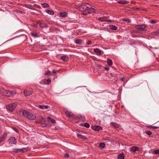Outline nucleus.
Here are the masks:
<instances>
[{
    "label": "nucleus",
    "mask_w": 159,
    "mask_h": 159,
    "mask_svg": "<svg viewBox=\"0 0 159 159\" xmlns=\"http://www.w3.org/2000/svg\"><path fill=\"white\" fill-rule=\"evenodd\" d=\"M33 5H32L25 4L24 7L29 9H32L31 7H32Z\"/></svg>",
    "instance_id": "nucleus-27"
},
{
    "label": "nucleus",
    "mask_w": 159,
    "mask_h": 159,
    "mask_svg": "<svg viewBox=\"0 0 159 159\" xmlns=\"http://www.w3.org/2000/svg\"><path fill=\"white\" fill-rule=\"evenodd\" d=\"M17 13H20V14H22L23 13V12L22 11L19 10H17Z\"/></svg>",
    "instance_id": "nucleus-44"
},
{
    "label": "nucleus",
    "mask_w": 159,
    "mask_h": 159,
    "mask_svg": "<svg viewBox=\"0 0 159 159\" xmlns=\"http://www.w3.org/2000/svg\"><path fill=\"white\" fill-rule=\"evenodd\" d=\"M43 81L45 84H49L51 82V79H47V80H46L45 79L43 80Z\"/></svg>",
    "instance_id": "nucleus-18"
},
{
    "label": "nucleus",
    "mask_w": 159,
    "mask_h": 159,
    "mask_svg": "<svg viewBox=\"0 0 159 159\" xmlns=\"http://www.w3.org/2000/svg\"><path fill=\"white\" fill-rule=\"evenodd\" d=\"M94 52H95L97 53V54L98 55H100L101 53V51H100L99 49L98 48L95 49H94Z\"/></svg>",
    "instance_id": "nucleus-20"
},
{
    "label": "nucleus",
    "mask_w": 159,
    "mask_h": 159,
    "mask_svg": "<svg viewBox=\"0 0 159 159\" xmlns=\"http://www.w3.org/2000/svg\"><path fill=\"white\" fill-rule=\"evenodd\" d=\"M42 6L43 7V8H46L49 7V5L46 3H43V4H41Z\"/></svg>",
    "instance_id": "nucleus-32"
},
{
    "label": "nucleus",
    "mask_w": 159,
    "mask_h": 159,
    "mask_svg": "<svg viewBox=\"0 0 159 159\" xmlns=\"http://www.w3.org/2000/svg\"><path fill=\"white\" fill-rule=\"evenodd\" d=\"M69 155L68 154L66 153L64 155V157L66 158H69Z\"/></svg>",
    "instance_id": "nucleus-42"
},
{
    "label": "nucleus",
    "mask_w": 159,
    "mask_h": 159,
    "mask_svg": "<svg viewBox=\"0 0 159 159\" xmlns=\"http://www.w3.org/2000/svg\"><path fill=\"white\" fill-rule=\"evenodd\" d=\"M112 125L116 128H117L119 127V125L116 123L113 122L112 123Z\"/></svg>",
    "instance_id": "nucleus-31"
},
{
    "label": "nucleus",
    "mask_w": 159,
    "mask_h": 159,
    "mask_svg": "<svg viewBox=\"0 0 159 159\" xmlns=\"http://www.w3.org/2000/svg\"><path fill=\"white\" fill-rule=\"evenodd\" d=\"M2 90L3 95H4L7 96H11L10 91L5 90L3 89H2Z\"/></svg>",
    "instance_id": "nucleus-5"
},
{
    "label": "nucleus",
    "mask_w": 159,
    "mask_h": 159,
    "mask_svg": "<svg viewBox=\"0 0 159 159\" xmlns=\"http://www.w3.org/2000/svg\"><path fill=\"white\" fill-rule=\"evenodd\" d=\"M106 22H112V20H107V19H106Z\"/></svg>",
    "instance_id": "nucleus-45"
},
{
    "label": "nucleus",
    "mask_w": 159,
    "mask_h": 159,
    "mask_svg": "<svg viewBox=\"0 0 159 159\" xmlns=\"http://www.w3.org/2000/svg\"><path fill=\"white\" fill-rule=\"evenodd\" d=\"M30 34L31 36L34 37L35 38L38 37V33L32 32Z\"/></svg>",
    "instance_id": "nucleus-25"
},
{
    "label": "nucleus",
    "mask_w": 159,
    "mask_h": 159,
    "mask_svg": "<svg viewBox=\"0 0 159 159\" xmlns=\"http://www.w3.org/2000/svg\"><path fill=\"white\" fill-rule=\"evenodd\" d=\"M128 2L126 1L121 0L118 2V3L120 4H126L128 3Z\"/></svg>",
    "instance_id": "nucleus-23"
},
{
    "label": "nucleus",
    "mask_w": 159,
    "mask_h": 159,
    "mask_svg": "<svg viewBox=\"0 0 159 159\" xmlns=\"http://www.w3.org/2000/svg\"><path fill=\"white\" fill-rule=\"evenodd\" d=\"M60 15L61 17L64 18L67 16V13L66 12H60Z\"/></svg>",
    "instance_id": "nucleus-14"
},
{
    "label": "nucleus",
    "mask_w": 159,
    "mask_h": 159,
    "mask_svg": "<svg viewBox=\"0 0 159 159\" xmlns=\"http://www.w3.org/2000/svg\"><path fill=\"white\" fill-rule=\"evenodd\" d=\"M79 118L80 120H84L85 119V117L84 116L80 115L79 117Z\"/></svg>",
    "instance_id": "nucleus-34"
},
{
    "label": "nucleus",
    "mask_w": 159,
    "mask_h": 159,
    "mask_svg": "<svg viewBox=\"0 0 159 159\" xmlns=\"http://www.w3.org/2000/svg\"><path fill=\"white\" fill-rule=\"evenodd\" d=\"M82 40L79 39H77L75 40V42L76 44H80L82 43Z\"/></svg>",
    "instance_id": "nucleus-26"
},
{
    "label": "nucleus",
    "mask_w": 159,
    "mask_h": 159,
    "mask_svg": "<svg viewBox=\"0 0 159 159\" xmlns=\"http://www.w3.org/2000/svg\"><path fill=\"white\" fill-rule=\"evenodd\" d=\"M52 72L53 74H55L56 73V71H55V70H53L52 71Z\"/></svg>",
    "instance_id": "nucleus-52"
},
{
    "label": "nucleus",
    "mask_w": 159,
    "mask_h": 159,
    "mask_svg": "<svg viewBox=\"0 0 159 159\" xmlns=\"http://www.w3.org/2000/svg\"><path fill=\"white\" fill-rule=\"evenodd\" d=\"M19 152H24L27 151V149L25 148L21 149L19 150Z\"/></svg>",
    "instance_id": "nucleus-35"
},
{
    "label": "nucleus",
    "mask_w": 159,
    "mask_h": 159,
    "mask_svg": "<svg viewBox=\"0 0 159 159\" xmlns=\"http://www.w3.org/2000/svg\"><path fill=\"white\" fill-rule=\"evenodd\" d=\"M92 128L95 131H99L102 129L101 126L97 125L92 126Z\"/></svg>",
    "instance_id": "nucleus-6"
},
{
    "label": "nucleus",
    "mask_w": 159,
    "mask_h": 159,
    "mask_svg": "<svg viewBox=\"0 0 159 159\" xmlns=\"http://www.w3.org/2000/svg\"><path fill=\"white\" fill-rule=\"evenodd\" d=\"M48 119L52 123H55V121L54 120L51 118L49 117H48Z\"/></svg>",
    "instance_id": "nucleus-29"
},
{
    "label": "nucleus",
    "mask_w": 159,
    "mask_h": 159,
    "mask_svg": "<svg viewBox=\"0 0 159 159\" xmlns=\"http://www.w3.org/2000/svg\"><path fill=\"white\" fill-rule=\"evenodd\" d=\"M90 10L89 11H88V14H91V13H94L95 12V11L94 10V8L92 7H91V8L89 9Z\"/></svg>",
    "instance_id": "nucleus-13"
},
{
    "label": "nucleus",
    "mask_w": 159,
    "mask_h": 159,
    "mask_svg": "<svg viewBox=\"0 0 159 159\" xmlns=\"http://www.w3.org/2000/svg\"><path fill=\"white\" fill-rule=\"evenodd\" d=\"M38 24L40 25V27L42 28L47 27H48L47 24L45 23L39 22Z\"/></svg>",
    "instance_id": "nucleus-12"
},
{
    "label": "nucleus",
    "mask_w": 159,
    "mask_h": 159,
    "mask_svg": "<svg viewBox=\"0 0 159 159\" xmlns=\"http://www.w3.org/2000/svg\"><path fill=\"white\" fill-rule=\"evenodd\" d=\"M154 153L156 154H159V149L154 151Z\"/></svg>",
    "instance_id": "nucleus-38"
},
{
    "label": "nucleus",
    "mask_w": 159,
    "mask_h": 159,
    "mask_svg": "<svg viewBox=\"0 0 159 159\" xmlns=\"http://www.w3.org/2000/svg\"><path fill=\"white\" fill-rule=\"evenodd\" d=\"M46 12L47 13L50 15H53L54 14V12L53 11L50 10H46Z\"/></svg>",
    "instance_id": "nucleus-19"
},
{
    "label": "nucleus",
    "mask_w": 159,
    "mask_h": 159,
    "mask_svg": "<svg viewBox=\"0 0 159 159\" xmlns=\"http://www.w3.org/2000/svg\"><path fill=\"white\" fill-rule=\"evenodd\" d=\"M24 93L25 96H28L32 94V92H30L29 90L24 91Z\"/></svg>",
    "instance_id": "nucleus-11"
},
{
    "label": "nucleus",
    "mask_w": 159,
    "mask_h": 159,
    "mask_svg": "<svg viewBox=\"0 0 159 159\" xmlns=\"http://www.w3.org/2000/svg\"><path fill=\"white\" fill-rule=\"evenodd\" d=\"M19 114L20 116H23L30 120H34L36 118V116L35 115L23 109H21L20 110Z\"/></svg>",
    "instance_id": "nucleus-1"
},
{
    "label": "nucleus",
    "mask_w": 159,
    "mask_h": 159,
    "mask_svg": "<svg viewBox=\"0 0 159 159\" xmlns=\"http://www.w3.org/2000/svg\"><path fill=\"white\" fill-rule=\"evenodd\" d=\"M84 126L87 128H89L90 127L89 124L87 123H85L84 125Z\"/></svg>",
    "instance_id": "nucleus-36"
},
{
    "label": "nucleus",
    "mask_w": 159,
    "mask_h": 159,
    "mask_svg": "<svg viewBox=\"0 0 159 159\" xmlns=\"http://www.w3.org/2000/svg\"><path fill=\"white\" fill-rule=\"evenodd\" d=\"M105 144L104 143H100L99 144V147L100 148H102H102H105Z\"/></svg>",
    "instance_id": "nucleus-28"
},
{
    "label": "nucleus",
    "mask_w": 159,
    "mask_h": 159,
    "mask_svg": "<svg viewBox=\"0 0 159 159\" xmlns=\"http://www.w3.org/2000/svg\"><path fill=\"white\" fill-rule=\"evenodd\" d=\"M14 129L16 132L17 133H18L19 131V130L16 128H14Z\"/></svg>",
    "instance_id": "nucleus-47"
},
{
    "label": "nucleus",
    "mask_w": 159,
    "mask_h": 159,
    "mask_svg": "<svg viewBox=\"0 0 159 159\" xmlns=\"http://www.w3.org/2000/svg\"><path fill=\"white\" fill-rule=\"evenodd\" d=\"M38 107L40 109L42 110L47 109L49 108V106L47 105H39Z\"/></svg>",
    "instance_id": "nucleus-9"
},
{
    "label": "nucleus",
    "mask_w": 159,
    "mask_h": 159,
    "mask_svg": "<svg viewBox=\"0 0 159 159\" xmlns=\"http://www.w3.org/2000/svg\"><path fill=\"white\" fill-rule=\"evenodd\" d=\"M91 7L88 3L84 4L78 7V9L80 11H82L91 8Z\"/></svg>",
    "instance_id": "nucleus-2"
},
{
    "label": "nucleus",
    "mask_w": 159,
    "mask_h": 159,
    "mask_svg": "<svg viewBox=\"0 0 159 159\" xmlns=\"http://www.w3.org/2000/svg\"><path fill=\"white\" fill-rule=\"evenodd\" d=\"M105 69L107 70H109V68L108 67H106L105 68Z\"/></svg>",
    "instance_id": "nucleus-48"
},
{
    "label": "nucleus",
    "mask_w": 159,
    "mask_h": 159,
    "mask_svg": "<svg viewBox=\"0 0 159 159\" xmlns=\"http://www.w3.org/2000/svg\"><path fill=\"white\" fill-rule=\"evenodd\" d=\"M153 127L155 129L159 128V127H157V126H154Z\"/></svg>",
    "instance_id": "nucleus-49"
},
{
    "label": "nucleus",
    "mask_w": 159,
    "mask_h": 159,
    "mask_svg": "<svg viewBox=\"0 0 159 159\" xmlns=\"http://www.w3.org/2000/svg\"><path fill=\"white\" fill-rule=\"evenodd\" d=\"M124 79V77H123L121 78V80L123 81Z\"/></svg>",
    "instance_id": "nucleus-51"
},
{
    "label": "nucleus",
    "mask_w": 159,
    "mask_h": 159,
    "mask_svg": "<svg viewBox=\"0 0 159 159\" xmlns=\"http://www.w3.org/2000/svg\"><path fill=\"white\" fill-rule=\"evenodd\" d=\"M92 43V41H89L87 42V44L88 45H90Z\"/></svg>",
    "instance_id": "nucleus-46"
},
{
    "label": "nucleus",
    "mask_w": 159,
    "mask_h": 159,
    "mask_svg": "<svg viewBox=\"0 0 159 159\" xmlns=\"http://www.w3.org/2000/svg\"><path fill=\"white\" fill-rule=\"evenodd\" d=\"M146 133L148 135H151L152 134V132L149 131H147Z\"/></svg>",
    "instance_id": "nucleus-40"
},
{
    "label": "nucleus",
    "mask_w": 159,
    "mask_h": 159,
    "mask_svg": "<svg viewBox=\"0 0 159 159\" xmlns=\"http://www.w3.org/2000/svg\"><path fill=\"white\" fill-rule=\"evenodd\" d=\"M17 106L16 103H14L8 105L7 107V109L11 111H12L15 109Z\"/></svg>",
    "instance_id": "nucleus-3"
},
{
    "label": "nucleus",
    "mask_w": 159,
    "mask_h": 159,
    "mask_svg": "<svg viewBox=\"0 0 159 159\" xmlns=\"http://www.w3.org/2000/svg\"><path fill=\"white\" fill-rule=\"evenodd\" d=\"M156 23V21L155 20H152L150 21V23L151 24H155Z\"/></svg>",
    "instance_id": "nucleus-43"
},
{
    "label": "nucleus",
    "mask_w": 159,
    "mask_h": 159,
    "mask_svg": "<svg viewBox=\"0 0 159 159\" xmlns=\"http://www.w3.org/2000/svg\"><path fill=\"white\" fill-rule=\"evenodd\" d=\"M109 27L110 29L114 30H116L117 29V27L112 25H110L109 26Z\"/></svg>",
    "instance_id": "nucleus-24"
},
{
    "label": "nucleus",
    "mask_w": 159,
    "mask_h": 159,
    "mask_svg": "<svg viewBox=\"0 0 159 159\" xmlns=\"http://www.w3.org/2000/svg\"><path fill=\"white\" fill-rule=\"evenodd\" d=\"M123 21H125V22H129V23H130V20H129V19H123Z\"/></svg>",
    "instance_id": "nucleus-39"
},
{
    "label": "nucleus",
    "mask_w": 159,
    "mask_h": 159,
    "mask_svg": "<svg viewBox=\"0 0 159 159\" xmlns=\"http://www.w3.org/2000/svg\"><path fill=\"white\" fill-rule=\"evenodd\" d=\"M118 159H124L125 156L123 153H120L118 155Z\"/></svg>",
    "instance_id": "nucleus-15"
},
{
    "label": "nucleus",
    "mask_w": 159,
    "mask_h": 159,
    "mask_svg": "<svg viewBox=\"0 0 159 159\" xmlns=\"http://www.w3.org/2000/svg\"><path fill=\"white\" fill-rule=\"evenodd\" d=\"M106 19L104 17H101L98 18V20L100 21L101 22H104V21H106Z\"/></svg>",
    "instance_id": "nucleus-22"
},
{
    "label": "nucleus",
    "mask_w": 159,
    "mask_h": 159,
    "mask_svg": "<svg viewBox=\"0 0 159 159\" xmlns=\"http://www.w3.org/2000/svg\"><path fill=\"white\" fill-rule=\"evenodd\" d=\"M51 74V72L50 71L48 70L45 73V75H50Z\"/></svg>",
    "instance_id": "nucleus-37"
},
{
    "label": "nucleus",
    "mask_w": 159,
    "mask_h": 159,
    "mask_svg": "<svg viewBox=\"0 0 159 159\" xmlns=\"http://www.w3.org/2000/svg\"><path fill=\"white\" fill-rule=\"evenodd\" d=\"M16 90H13L11 91H10V93L11 95V96H12L14 95H15L16 93Z\"/></svg>",
    "instance_id": "nucleus-33"
},
{
    "label": "nucleus",
    "mask_w": 159,
    "mask_h": 159,
    "mask_svg": "<svg viewBox=\"0 0 159 159\" xmlns=\"http://www.w3.org/2000/svg\"><path fill=\"white\" fill-rule=\"evenodd\" d=\"M61 58V60L64 61H67L68 59V58L65 56H62Z\"/></svg>",
    "instance_id": "nucleus-21"
},
{
    "label": "nucleus",
    "mask_w": 159,
    "mask_h": 159,
    "mask_svg": "<svg viewBox=\"0 0 159 159\" xmlns=\"http://www.w3.org/2000/svg\"><path fill=\"white\" fill-rule=\"evenodd\" d=\"M31 25H32V26L36 28H37L38 26L36 24H34V23H32L31 24Z\"/></svg>",
    "instance_id": "nucleus-41"
},
{
    "label": "nucleus",
    "mask_w": 159,
    "mask_h": 159,
    "mask_svg": "<svg viewBox=\"0 0 159 159\" xmlns=\"http://www.w3.org/2000/svg\"><path fill=\"white\" fill-rule=\"evenodd\" d=\"M44 124H42L41 126H44Z\"/></svg>",
    "instance_id": "nucleus-53"
},
{
    "label": "nucleus",
    "mask_w": 159,
    "mask_h": 159,
    "mask_svg": "<svg viewBox=\"0 0 159 159\" xmlns=\"http://www.w3.org/2000/svg\"><path fill=\"white\" fill-rule=\"evenodd\" d=\"M107 63L110 66H111L112 65V60L110 59L108 60L107 61Z\"/></svg>",
    "instance_id": "nucleus-30"
},
{
    "label": "nucleus",
    "mask_w": 159,
    "mask_h": 159,
    "mask_svg": "<svg viewBox=\"0 0 159 159\" xmlns=\"http://www.w3.org/2000/svg\"><path fill=\"white\" fill-rule=\"evenodd\" d=\"M83 14L84 15H86V14H87V12H84L83 13Z\"/></svg>",
    "instance_id": "nucleus-50"
},
{
    "label": "nucleus",
    "mask_w": 159,
    "mask_h": 159,
    "mask_svg": "<svg viewBox=\"0 0 159 159\" xmlns=\"http://www.w3.org/2000/svg\"><path fill=\"white\" fill-rule=\"evenodd\" d=\"M10 144H16V139L14 137H12L9 140Z\"/></svg>",
    "instance_id": "nucleus-8"
},
{
    "label": "nucleus",
    "mask_w": 159,
    "mask_h": 159,
    "mask_svg": "<svg viewBox=\"0 0 159 159\" xmlns=\"http://www.w3.org/2000/svg\"><path fill=\"white\" fill-rule=\"evenodd\" d=\"M139 149V147L136 146H133L130 148V151L134 152L138 151Z\"/></svg>",
    "instance_id": "nucleus-10"
},
{
    "label": "nucleus",
    "mask_w": 159,
    "mask_h": 159,
    "mask_svg": "<svg viewBox=\"0 0 159 159\" xmlns=\"http://www.w3.org/2000/svg\"><path fill=\"white\" fill-rule=\"evenodd\" d=\"M77 136L79 138H80L81 139H84V140L86 139V138L84 137V136L81 135V134H77Z\"/></svg>",
    "instance_id": "nucleus-17"
},
{
    "label": "nucleus",
    "mask_w": 159,
    "mask_h": 159,
    "mask_svg": "<svg viewBox=\"0 0 159 159\" xmlns=\"http://www.w3.org/2000/svg\"><path fill=\"white\" fill-rule=\"evenodd\" d=\"M7 134L6 133H5L3 134L2 136L1 137L0 139V141H2L5 140L6 136H7Z\"/></svg>",
    "instance_id": "nucleus-16"
},
{
    "label": "nucleus",
    "mask_w": 159,
    "mask_h": 159,
    "mask_svg": "<svg viewBox=\"0 0 159 159\" xmlns=\"http://www.w3.org/2000/svg\"><path fill=\"white\" fill-rule=\"evenodd\" d=\"M145 27V26L144 25H137L135 26V28L139 30H142Z\"/></svg>",
    "instance_id": "nucleus-7"
},
{
    "label": "nucleus",
    "mask_w": 159,
    "mask_h": 159,
    "mask_svg": "<svg viewBox=\"0 0 159 159\" xmlns=\"http://www.w3.org/2000/svg\"><path fill=\"white\" fill-rule=\"evenodd\" d=\"M66 116L71 118H75V116L72 113L68 111L66 109L65 110Z\"/></svg>",
    "instance_id": "nucleus-4"
}]
</instances>
